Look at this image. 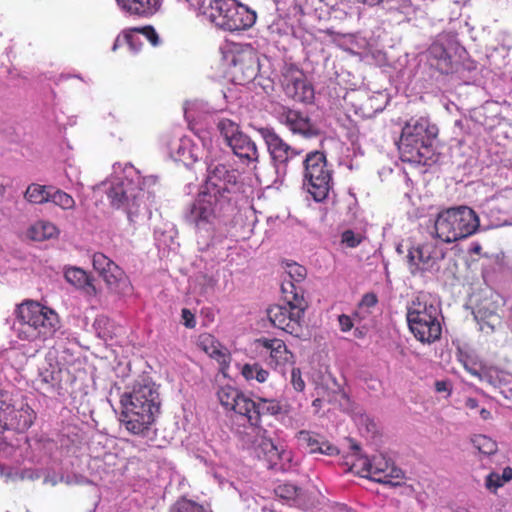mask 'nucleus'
Listing matches in <instances>:
<instances>
[{"instance_id": "obj_1", "label": "nucleus", "mask_w": 512, "mask_h": 512, "mask_svg": "<svg viewBox=\"0 0 512 512\" xmlns=\"http://www.w3.org/2000/svg\"><path fill=\"white\" fill-rule=\"evenodd\" d=\"M121 421L132 434L144 435L160 412V397L156 385L143 381L134 385L132 392L121 395Z\"/></svg>"}, {"instance_id": "obj_2", "label": "nucleus", "mask_w": 512, "mask_h": 512, "mask_svg": "<svg viewBox=\"0 0 512 512\" xmlns=\"http://www.w3.org/2000/svg\"><path fill=\"white\" fill-rule=\"evenodd\" d=\"M19 324L18 338L29 342H45L60 328L58 314L38 301L25 300L15 310Z\"/></svg>"}, {"instance_id": "obj_3", "label": "nucleus", "mask_w": 512, "mask_h": 512, "mask_svg": "<svg viewBox=\"0 0 512 512\" xmlns=\"http://www.w3.org/2000/svg\"><path fill=\"white\" fill-rule=\"evenodd\" d=\"M438 129L427 118L410 120L402 129L398 150L402 162L429 165L433 162V140Z\"/></svg>"}, {"instance_id": "obj_4", "label": "nucleus", "mask_w": 512, "mask_h": 512, "mask_svg": "<svg viewBox=\"0 0 512 512\" xmlns=\"http://www.w3.org/2000/svg\"><path fill=\"white\" fill-rule=\"evenodd\" d=\"M283 305H271L267 309V317L270 323L295 337H300L303 332L304 314L308 303L304 298L303 289L287 282L281 286Z\"/></svg>"}, {"instance_id": "obj_5", "label": "nucleus", "mask_w": 512, "mask_h": 512, "mask_svg": "<svg viewBox=\"0 0 512 512\" xmlns=\"http://www.w3.org/2000/svg\"><path fill=\"white\" fill-rule=\"evenodd\" d=\"M440 317V307L425 293H419L407 306L409 329L421 343L431 344L441 338Z\"/></svg>"}, {"instance_id": "obj_6", "label": "nucleus", "mask_w": 512, "mask_h": 512, "mask_svg": "<svg viewBox=\"0 0 512 512\" xmlns=\"http://www.w3.org/2000/svg\"><path fill=\"white\" fill-rule=\"evenodd\" d=\"M480 227L477 213L468 206L445 209L438 213L434 228L443 242L452 243L475 234Z\"/></svg>"}, {"instance_id": "obj_7", "label": "nucleus", "mask_w": 512, "mask_h": 512, "mask_svg": "<svg viewBox=\"0 0 512 512\" xmlns=\"http://www.w3.org/2000/svg\"><path fill=\"white\" fill-rule=\"evenodd\" d=\"M302 163L308 192L316 202L324 201L332 187L333 175L326 155L321 151H311L305 155Z\"/></svg>"}, {"instance_id": "obj_8", "label": "nucleus", "mask_w": 512, "mask_h": 512, "mask_svg": "<svg viewBox=\"0 0 512 512\" xmlns=\"http://www.w3.org/2000/svg\"><path fill=\"white\" fill-rule=\"evenodd\" d=\"M209 7L211 21L228 31L246 30L257 18L253 10L236 0H210Z\"/></svg>"}, {"instance_id": "obj_9", "label": "nucleus", "mask_w": 512, "mask_h": 512, "mask_svg": "<svg viewBox=\"0 0 512 512\" xmlns=\"http://www.w3.org/2000/svg\"><path fill=\"white\" fill-rule=\"evenodd\" d=\"M351 449L357 456V463H354L353 465L359 466L361 468V472H366L367 476L372 480L383 484L397 486L404 478L402 470L397 468L394 463L385 456H374L372 459L362 456L360 455V446L352 440Z\"/></svg>"}, {"instance_id": "obj_10", "label": "nucleus", "mask_w": 512, "mask_h": 512, "mask_svg": "<svg viewBox=\"0 0 512 512\" xmlns=\"http://www.w3.org/2000/svg\"><path fill=\"white\" fill-rule=\"evenodd\" d=\"M230 73L233 81L244 85L253 81L259 73L257 52L251 45L235 46L230 52Z\"/></svg>"}, {"instance_id": "obj_11", "label": "nucleus", "mask_w": 512, "mask_h": 512, "mask_svg": "<svg viewBox=\"0 0 512 512\" xmlns=\"http://www.w3.org/2000/svg\"><path fill=\"white\" fill-rule=\"evenodd\" d=\"M92 263L93 268L111 292L118 295H126L131 292L132 286L124 270L104 253H94Z\"/></svg>"}, {"instance_id": "obj_12", "label": "nucleus", "mask_w": 512, "mask_h": 512, "mask_svg": "<svg viewBox=\"0 0 512 512\" xmlns=\"http://www.w3.org/2000/svg\"><path fill=\"white\" fill-rule=\"evenodd\" d=\"M262 137L272 163L276 168H287L288 164L303 154L302 149L288 144L272 127L256 129Z\"/></svg>"}, {"instance_id": "obj_13", "label": "nucleus", "mask_w": 512, "mask_h": 512, "mask_svg": "<svg viewBox=\"0 0 512 512\" xmlns=\"http://www.w3.org/2000/svg\"><path fill=\"white\" fill-rule=\"evenodd\" d=\"M281 85L285 95L300 103H311L314 99V88L307 80L302 69L294 64H287L281 73Z\"/></svg>"}, {"instance_id": "obj_14", "label": "nucleus", "mask_w": 512, "mask_h": 512, "mask_svg": "<svg viewBox=\"0 0 512 512\" xmlns=\"http://www.w3.org/2000/svg\"><path fill=\"white\" fill-rule=\"evenodd\" d=\"M35 412L28 405L15 409L8 402V395L0 392V427L4 430L24 432L31 427Z\"/></svg>"}, {"instance_id": "obj_15", "label": "nucleus", "mask_w": 512, "mask_h": 512, "mask_svg": "<svg viewBox=\"0 0 512 512\" xmlns=\"http://www.w3.org/2000/svg\"><path fill=\"white\" fill-rule=\"evenodd\" d=\"M108 199L115 208H126L129 213H136L145 192L132 181L112 183L107 191Z\"/></svg>"}, {"instance_id": "obj_16", "label": "nucleus", "mask_w": 512, "mask_h": 512, "mask_svg": "<svg viewBox=\"0 0 512 512\" xmlns=\"http://www.w3.org/2000/svg\"><path fill=\"white\" fill-rule=\"evenodd\" d=\"M238 182V172L224 164L210 165L204 187L230 196Z\"/></svg>"}, {"instance_id": "obj_17", "label": "nucleus", "mask_w": 512, "mask_h": 512, "mask_svg": "<svg viewBox=\"0 0 512 512\" xmlns=\"http://www.w3.org/2000/svg\"><path fill=\"white\" fill-rule=\"evenodd\" d=\"M280 121L293 134L301 135L304 138L310 139L320 135L319 128L312 123L306 114L298 110L285 109L281 113Z\"/></svg>"}, {"instance_id": "obj_18", "label": "nucleus", "mask_w": 512, "mask_h": 512, "mask_svg": "<svg viewBox=\"0 0 512 512\" xmlns=\"http://www.w3.org/2000/svg\"><path fill=\"white\" fill-rule=\"evenodd\" d=\"M254 407H247L245 417L252 426H259L263 416H278L280 414H288V406L282 405L281 402L274 398L257 397L253 400Z\"/></svg>"}, {"instance_id": "obj_19", "label": "nucleus", "mask_w": 512, "mask_h": 512, "mask_svg": "<svg viewBox=\"0 0 512 512\" xmlns=\"http://www.w3.org/2000/svg\"><path fill=\"white\" fill-rule=\"evenodd\" d=\"M258 346L265 349L268 354V364L274 367H282L294 362L293 353L287 348L285 342L278 338H260L256 340Z\"/></svg>"}, {"instance_id": "obj_20", "label": "nucleus", "mask_w": 512, "mask_h": 512, "mask_svg": "<svg viewBox=\"0 0 512 512\" xmlns=\"http://www.w3.org/2000/svg\"><path fill=\"white\" fill-rule=\"evenodd\" d=\"M220 404L228 411L244 416L247 407H254L253 400L231 385L221 386L217 391Z\"/></svg>"}, {"instance_id": "obj_21", "label": "nucleus", "mask_w": 512, "mask_h": 512, "mask_svg": "<svg viewBox=\"0 0 512 512\" xmlns=\"http://www.w3.org/2000/svg\"><path fill=\"white\" fill-rule=\"evenodd\" d=\"M388 104L387 95L383 92H365L359 95L356 102L353 103L355 111L364 118H372L377 113L383 111Z\"/></svg>"}, {"instance_id": "obj_22", "label": "nucleus", "mask_w": 512, "mask_h": 512, "mask_svg": "<svg viewBox=\"0 0 512 512\" xmlns=\"http://www.w3.org/2000/svg\"><path fill=\"white\" fill-rule=\"evenodd\" d=\"M118 6L132 17L148 19L161 8V0H116Z\"/></svg>"}, {"instance_id": "obj_23", "label": "nucleus", "mask_w": 512, "mask_h": 512, "mask_svg": "<svg viewBox=\"0 0 512 512\" xmlns=\"http://www.w3.org/2000/svg\"><path fill=\"white\" fill-rule=\"evenodd\" d=\"M221 207L220 204L216 210H212L204 197H197L191 206L188 219L196 227L211 224L215 219H221Z\"/></svg>"}, {"instance_id": "obj_24", "label": "nucleus", "mask_w": 512, "mask_h": 512, "mask_svg": "<svg viewBox=\"0 0 512 512\" xmlns=\"http://www.w3.org/2000/svg\"><path fill=\"white\" fill-rule=\"evenodd\" d=\"M227 145L237 157L247 161V163L258 162L259 152L256 143L247 134L241 132L231 139V142Z\"/></svg>"}, {"instance_id": "obj_25", "label": "nucleus", "mask_w": 512, "mask_h": 512, "mask_svg": "<svg viewBox=\"0 0 512 512\" xmlns=\"http://www.w3.org/2000/svg\"><path fill=\"white\" fill-rule=\"evenodd\" d=\"M432 248L431 244L426 243L409 249L407 261L412 274L432 266Z\"/></svg>"}, {"instance_id": "obj_26", "label": "nucleus", "mask_w": 512, "mask_h": 512, "mask_svg": "<svg viewBox=\"0 0 512 512\" xmlns=\"http://www.w3.org/2000/svg\"><path fill=\"white\" fill-rule=\"evenodd\" d=\"M64 276L67 282L83 290L86 294L92 296L96 295L97 290L93 284V279L85 270L78 267H70L65 270Z\"/></svg>"}, {"instance_id": "obj_27", "label": "nucleus", "mask_w": 512, "mask_h": 512, "mask_svg": "<svg viewBox=\"0 0 512 512\" xmlns=\"http://www.w3.org/2000/svg\"><path fill=\"white\" fill-rule=\"evenodd\" d=\"M197 197H204L205 200L209 202V208L212 210H216L218 205L221 204V218H225L233 211V205L228 195H221L220 193H216L204 187Z\"/></svg>"}, {"instance_id": "obj_28", "label": "nucleus", "mask_w": 512, "mask_h": 512, "mask_svg": "<svg viewBox=\"0 0 512 512\" xmlns=\"http://www.w3.org/2000/svg\"><path fill=\"white\" fill-rule=\"evenodd\" d=\"M428 53L431 58L437 60V69L443 74H449L453 70L452 57L447 52L446 47L439 41L433 42Z\"/></svg>"}, {"instance_id": "obj_29", "label": "nucleus", "mask_w": 512, "mask_h": 512, "mask_svg": "<svg viewBox=\"0 0 512 512\" xmlns=\"http://www.w3.org/2000/svg\"><path fill=\"white\" fill-rule=\"evenodd\" d=\"M58 234L57 227L47 221H38L28 230L29 237L34 241H44L51 239Z\"/></svg>"}, {"instance_id": "obj_30", "label": "nucleus", "mask_w": 512, "mask_h": 512, "mask_svg": "<svg viewBox=\"0 0 512 512\" xmlns=\"http://www.w3.org/2000/svg\"><path fill=\"white\" fill-rule=\"evenodd\" d=\"M52 186H45L40 184H30L25 193V199L32 204H43L49 202Z\"/></svg>"}, {"instance_id": "obj_31", "label": "nucleus", "mask_w": 512, "mask_h": 512, "mask_svg": "<svg viewBox=\"0 0 512 512\" xmlns=\"http://www.w3.org/2000/svg\"><path fill=\"white\" fill-rule=\"evenodd\" d=\"M203 350L213 359L217 360L222 365L229 363V354L226 350L220 347V344L214 340L210 335L205 336L201 340Z\"/></svg>"}, {"instance_id": "obj_32", "label": "nucleus", "mask_w": 512, "mask_h": 512, "mask_svg": "<svg viewBox=\"0 0 512 512\" xmlns=\"http://www.w3.org/2000/svg\"><path fill=\"white\" fill-rule=\"evenodd\" d=\"M471 443L479 453L490 456L497 452L498 445L495 440L483 434H477L471 437Z\"/></svg>"}, {"instance_id": "obj_33", "label": "nucleus", "mask_w": 512, "mask_h": 512, "mask_svg": "<svg viewBox=\"0 0 512 512\" xmlns=\"http://www.w3.org/2000/svg\"><path fill=\"white\" fill-rule=\"evenodd\" d=\"M241 373L246 380H256L259 383L266 382L269 377V372L258 363L245 364Z\"/></svg>"}, {"instance_id": "obj_34", "label": "nucleus", "mask_w": 512, "mask_h": 512, "mask_svg": "<svg viewBox=\"0 0 512 512\" xmlns=\"http://www.w3.org/2000/svg\"><path fill=\"white\" fill-rule=\"evenodd\" d=\"M50 196L49 202L54 203L63 210H73L75 208L76 203L74 198L63 190L53 187Z\"/></svg>"}, {"instance_id": "obj_35", "label": "nucleus", "mask_w": 512, "mask_h": 512, "mask_svg": "<svg viewBox=\"0 0 512 512\" xmlns=\"http://www.w3.org/2000/svg\"><path fill=\"white\" fill-rule=\"evenodd\" d=\"M217 128L227 144L242 132L237 123L227 118L220 119L217 123Z\"/></svg>"}, {"instance_id": "obj_36", "label": "nucleus", "mask_w": 512, "mask_h": 512, "mask_svg": "<svg viewBox=\"0 0 512 512\" xmlns=\"http://www.w3.org/2000/svg\"><path fill=\"white\" fill-rule=\"evenodd\" d=\"M297 438L299 442L308 449L309 453H317L318 450H321V442L317 435L309 431L302 430L298 433Z\"/></svg>"}, {"instance_id": "obj_37", "label": "nucleus", "mask_w": 512, "mask_h": 512, "mask_svg": "<svg viewBox=\"0 0 512 512\" xmlns=\"http://www.w3.org/2000/svg\"><path fill=\"white\" fill-rule=\"evenodd\" d=\"M286 272L289 276V280H285L282 284L292 282L297 287H299L297 283H300L306 277L307 273L306 268L297 263L288 264Z\"/></svg>"}, {"instance_id": "obj_38", "label": "nucleus", "mask_w": 512, "mask_h": 512, "mask_svg": "<svg viewBox=\"0 0 512 512\" xmlns=\"http://www.w3.org/2000/svg\"><path fill=\"white\" fill-rule=\"evenodd\" d=\"M136 34L138 33L135 27L123 31V42L129 46L132 52H138L142 46V42Z\"/></svg>"}, {"instance_id": "obj_39", "label": "nucleus", "mask_w": 512, "mask_h": 512, "mask_svg": "<svg viewBox=\"0 0 512 512\" xmlns=\"http://www.w3.org/2000/svg\"><path fill=\"white\" fill-rule=\"evenodd\" d=\"M275 493L280 498L291 500L297 497L298 487L290 483H283L275 488Z\"/></svg>"}, {"instance_id": "obj_40", "label": "nucleus", "mask_w": 512, "mask_h": 512, "mask_svg": "<svg viewBox=\"0 0 512 512\" xmlns=\"http://www.w3.org/2000/svg\"><path fill=\"white\" fill-rule=\"evenodd\" d=\"M363 236L355 234L352 230H345L341 235V241L349 248H355L361 244Z\"/></svg>"}, {"instance_id": "obj_41", "label": "nucleus", "mask_w": 512, "mask_h": 512, "mask_svg": "<svg viewBox=\"0 0 512 512\" xmlns=\"http://www.w3.org/2000/svg\"><path fill=\"white\" fill-rule=\"evenodd\" d=\"M137 33L142 34L153 45L157 46L160 42L159 36L153 26L135 27Z\"/></svg>"}, {"instance_id": "obj_42", "label": "nucleus", "mask_w": 512, "mask_h": 512, "mask_svg": "<svg viewBox=\"0 0 512 512\" xmlns=\"http://www.w3.org/2000/svg\"><path fill=\"white\" fill-rule=\"evenodd\" d=\"M291 384L297 392H302L305 389V381L302 378L300 368L294 367L291 371Z\"/></svg>"}, {"instance_id": "obj_43", "label": "nucleus", "mask_w": 512, "mask_h": 512, "mask_svg": "<svg viewBox=\"0 0 512 512\" xmlns=\"http://www.w3.org/2000/svg\"><path fill=\"white\" fill-rule=\"evenodd\" d=\"M378 303V297L375 293H366L363 295L361 302L359 304L360 308H373Z\"/></svg>"}, {"instance_id": "obj_44", "label": "nucleus", "mask_w": 512, "mask_h": 512, "mask_svg": "<svg viewBox=\"0 0 512 512\" xmlns=\"http://www.w3.org/2000/svg\"><path fill=\"white\" fill-rule=\"evenodd\" d=\"M503 485L504 483H502V479L498 473L492 472L486 477V487L488 489L496 490Z\"/></svg>"}, {"instance_id": "obj_45", "label": "nucleus", "mask_w": 512, "mask_h": 512, "mask_svg": "<svg viewBox=\"0 0 512 512\" xmlns=\"http://www.w3.org/2000/svg\"><path fill=\"white\" fill-rule=\"evenodd\" d=\"M183 324L189 329H193L196 326L195 315L187 308H183L181 311Z\"/></svg>"}, {"instance_id": "obj_46", "label": "nucleus", "mask_w": 512, "mask_h": 512, "mask_svg": "<svg viewBox=\"0 0 512 512\" xmlns=\"http://www.w3.org/2000/svg\"><path fill=\"white\" fill-rule=\"evenodd\" d=\"M338 321H339L340 328L343 332H347V331L351 330V328L353 327L352 319L348 315H345V314L340 315L338 318Z\"/></svg>"}, {"instance_id": "obj_47", "label": "nucleus", "mask_w": 512, "mask_h": 512, "mask_svg": "<svg viewBox=\"0 0 512 512\" xmlns=\"http://www.w3.org/2000/svg\"><path fill=\"white\" fill-rule=\"evenodd\" d=\"M320 448H321V450H318L317 453H321V454H325V455H329V456H332V455H335L338 453V449L328 442H321Z\"/></svg>"}, {"instance_id": "obj_48", "label": "nucleus", "mask_w": 512, "mask_h": 512, "mask_svg": "<svg viewBox=\"0 0 512 512\" xmlns=\"http://www.w3.org/2000/svg\"><path fill=\"white\" fill-rule=\"evenodd\" d=\"M500 477L502 479V483H504V484L506 482L510 481L512 479V468L511 467L504 468Z\"/></svg>"}, {"instance_id": "obj_49", "label": "nucleus", "mask_w": 512, "mask_h": 512, "mask_svg": "<svg viewBox=\"0 0 512 512\" xmlns=\"http://www.w3.org/2000/svg\"><path fill=\"white\" fill-rule=\"evenodd\" d=\"M435 389L437 392L449 391L448 383L446 381H437L435 383Z\"/></svg>"}, {"instance_id": "obj_50", "label": "nucleus", "mask_w": 512, "mask_h": 512, "mask_svg": "<svg viewBox=\"0 0 512 512\" xmlns=\"http://www.w3.org/2000/svg\"><path fill=\"white\" fill-rule=\"evenodd\" d=\"M466 407L470 408V409H475L478 407V401L475 399V398H468L466 400Z\"/></svg>"}, {"instance_id": "obj_51", "label": "nucleus", "mask_w": 512, "mask_h": 512, "mask_svg": "<svg viewBox=\"0 0 512 512\" xmlns=\"http://www.w3.org/2000/svg\"><path fill=\"white\" fill-rule=\"evenodd\" d=\"M123 43V36H118L113 44V51L117 50V48L120 47Z\"/></svg>"}, {"instance_id": "obj_52", "label": "nucleus", "mask_w": 512, "mask_h": 512, "mask_svg": "<svg viewBox=\"0 0 512 512\" xmlns=\"http://www.w3.org/2000/svg\"><path fill=\"white\" fill-rule=\"evenodd\" d=\"M360 1L363 2L364 4L374 6V5H378L382 2H384L385 0H360Z\"/></svg>"}, {"instance_id": "obj_53", "label": "nucleus", "mask_w": 512, "mask_h": 512, "mask_svg": "<svg viewBox=\"0 0 512 512\" xmlns=\"http://www.w3.org/2000/svg\"><path fill=\"white\" fill-rule=\"evenodd\" d=\"M264 445H269L271 447V450H274L275 454L278 455V449H277V447L272 442L264 443Z\"/></svg>"}, {"instance_id": "obj_54", "label": "nucleus", "mask_w": 512, "mask_h": 512, "mask_svg": "<svg viewBox=\"0 0 512 512\" xmlns=\"http://www.w3.org/2000/svg\"><path fill=\"white\" fill-rule=\"evenodd\" d=\"M481 415L484 419H487V417L490 415L489 411H487L486 409H482L481 410Z\"/></svg>"}, {"instance_id": "obj_55", "label": "nucleus", "mask_w": 512, "mask_h": 512, "mask_svg": "<svg viewBox=\"0 0 512 512\" xmlns=\"http://www.w3.org/2000/svg\"><path fill=\"white\" fill-rule=\"evenodd\" d=\"M294 9L298 10L300 14H303V9L300 5H295Z\"/></svg>"}, {"instance_id": "obj_56", "label": "nucleus", "mask_w": 512, "mask_h": 512, "mask_svg": "<svg viewBox=\"0 0 512 512\" xmlns=\"http://www.w3.org/2000/svg\"><path fill=\"white\" fill-rule=\"evenodd\" d=\"M320 402H321V400H320V399H315V400L313 401V406H319V405H320Z\"/></svg>"}, {"instance_id": "obj_57", "label": "nucleus", "mask_w": 512, "mask_h": 512, "mask_svg": "<svg viewBox=\"0 0 512 512\" xmlns=\"http://www.w3.org/2000/svg\"><path fill=\"white\" fill-rule=\"evenodd\" d=\"M457 512H468L467 510L457 511Z\"/></svg>"}]
</instances>
